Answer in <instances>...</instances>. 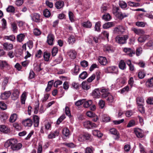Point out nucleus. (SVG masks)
I'll list each match as a JSON object with an SVG mask.
<instances>
[{"instance_id": "nucleus-39", "label": "nucleus", "mask_w": 153, "mask_h": 153, "mask_svg": "<svg viewBox=\"0 0 153 153\" xmlns=\"http://www.w3.org/2000/svg\"><path fill=\"white\" fill-rule=\"evenodd\" d=\"M62 134L63 135L66 137L68 136L70 134L69 129L67 128H64L62 130Z\"/></svg>"}, {"instance_id": "nucleus-61", "label": "nucleus", "mask_w": 153, "mask_h": 153, "mask_svg": "<svg viewBox=\"0 0 153 153\" xmlns=\"http://www.w3.org/2000/svg\"><path fill=\"white\" fill-rule=\"evenodd\" d=\"M100 22H97L95 24V31H99L100 30Z\"/></svg>"}, {"instance_id": "nucleus-19", "label": "nucleus", "mask_w": 153, "mask_h": 153, "mask_svg": "<svg viewBox=\"0 0 153 153\" xmlns=\"http://www.w3.org/2000/svg\"><path fill=\"white\" fill-rule=\"evenodd\" d=\"M33 119L34 122V125L35 127H38L39 125V117L37 115L33 116Z\"/></svg>"}, {"instance_id": "nucleus-33", "label": "nucleus", "mask_w": 153, "mask_h": 153, "mask_svg": "<svg viewBox=\"0 0 153 153\" xmlns=\"http://www.w3.org/2000/svg\"><path fill=\"white\" fill-rule=\"evenodd\" d=\"M92 102L91 100L85 101V99H84V102H83V107L85 108H87L90 106L92 104Z\"/></svg>"}, {"instance_id": "nucleus-8", "label": "nucleus", "mask_w": 153, "mask_h": 153, "mask_svg": "<svg viewBox=\"0 0 153 153\" xmlns=\"http://www.w3.org/2000/svg\"><path fill=\"white\" fill-rule=\"evenodd\" d=\"M54 39V36L53 34L50 33L48 34L47 37V42L49 45H53Z\"/></svg>"}, {"instance_id": "nucleus-57", "label": "nucleus", "mask_w": 153, "mask_h": 153, "mask_svg": "<svg viewBox=\"0 0 153 153\" xmlns=\"http://www.w3.org/2000/svg\"><path fill=\"white\" fill-rule=\"evenodd\" d=\"M95 77L96 75L95 74H92L91 76L88 79L87 82L89 83L92 82L95 79Z\"/></svg>"}, {"instance_id": "nucleus-38", "label": "nucleus", "mask_w": 153, "mask_h": 153, "mask_svg": "<svg viewBox=\"0 0 153 153\" xmlns=\"http://www.w3.org/2000/svg\"><path fill=\"white\" fill-rule=\"evenodd\" d=\"M102 19L106 21H108L111 19V17L109 13H105L102 16Z\"/></svg>"}, {"instance_id": "nucleus-31", "label": "nucleus", "mask_w": 153, "mask_h": 153, "mask_svg": "<svg viewBox=\"0 0 153 153\" xmlns=\"http://www.w3.org/2000/svg\"><path fill=\"white\" fill-rule=\"evenodd\" d=\"M17 115L16 114H12L9 119L10 122L12 123L14 122L17 118Z\"/></svg>"}, {"instance_id": "nucleus-25", "label": "nucleus", "mask_w": 153, "mask_h": 153, "mask_svg": "<svg viewBox=\"0 0 153 153\" xmlns=\"http://www.w3.org/2000/svg\"><path fill=\"white\" fill-rule=\"evenodd\" d=\"M107 69L108 72L111 73H117V68L115 66L108 67Z\"/></svg>"}, {"instance_id": "nucleus-12", "label": "nucleus", "mask_w": 153, "mask_h": 153, "mask_svg": "<svg viewBox=\"0 0 153 153\" xmlns=\"http://www.w3.org/2000/svg\"><path fill=\"white\" fill-rule=\"evenodd\" d=\"M131 30L135 33L139 35H142L145 33L144 31L142 29H137L134 27H132L131 28Z\"/></svg>"}, {"instance_id": "nucleus-54", "label": "nucleus", "mask_w": 153, "mask_h": 153, "mask_svg": "<svg viewBox=\"0 0 153 153\" xmlns=\"http://www.w3.org/2000/svg\"><path fill=\"white\" fill-rule=\"evenodd\" d=\"M11 27L13 32L16 33L17 30V27L16 24L13 23L11 24Z\"/></svg>"}, {"instance_id": "nucleus-59", "label": "nucleus", "mask_w": 153, "mask_h": 153, "mask_svg": "<svg viewBox=\"0 0 153 153\" xmlns=\"http://www.w3.org/2000/svg\"><path fill=\"white\" fill-rule=\"evenodd\" d=\"M128 5L131 6H139L140 4L139 3H135L134 2L131 1H129L128 2Z\"/></svg>"}, {"instance_id": "nucleus-35", "label": "nucleus", "mask_w": 153, "mask_h": 153, "mask_svg": "<svg viewBox=\"0 0 153 153\" xmlns=\"http://www.w3.org/2000/svg\"><path fill=\"white\" fill-rule=\"evenodd\" d=\"M94 150V149L92 146L87 147L85 150V153H93Z\"/></svg>"}, {"instance_id": "nucleus-4", "label": "nucleus", "mask_w": 153, "mask_h": 153, "mask_svg": "<svg viewBox=\"0 0 153 153\" xmlns=\"http://www.w3.org/2000/svg\"><path fill=\"white\" fill-rule=\"evenodd\" d=\"M32 20L36 22H39L41 19L40 15L39 14L37 13H34L30 16Z\"/></svg>"}, {"instance_id": "nucleus-24", "label": "nucleus", "mask_w": 153, "mask_h": 153, "mask_svg": "<svg viewBox=\"0 0 153 153\" xmlns=\"http://www.w3.org/2000/svg\"><path fill=\"white\" fill-rule=\"evenodd\" d=\"M22 147V144L21 143H16L14 146L11 147V149L13 151L18 150Z\"/></svg>"}, {"instance_id": "nucleus-41", "label": "nucleus", "mask_w": 153, "mask_h": 153, "mask_svg": "<svg viewBox=\"0 0 153 153\" xmlns=\"http://www.w3.org/2000/svg\"><path fill=\"white\" fill-rule=\"evenodd\" d=\"M136 102L138 105H143L144 100L142 98L140 97H137L136 99Z\"/></svg>"}, {"instance_id": "nucleus-47", "label": "nucleus", "mask_w": 153, "mask_h": 153, "mask_svg": "<svg viewBox=\"0 0 153 153\" xmlns=\"http://www.w3.org/2000/svg\"><path fill=\"white\" fill-rule=\"evenodd\" d=\"M87 76V74L86 71H84L82 72L79 75V77L81 79H85Z\"/></svg>"}, {"instance_id": "nucleus-37", "label": "nucleus", "mask_w": 153, "mask_h": 153, "mask_svg": "<svg viewBox=\"0 0 153 153\" xmlns=\"http://www.w3.org/2000/svg\"><path fill=\"white\" fill-rule=\"evenodd\" d=\"M143 51V48L141 47H139L137 48L136 51V54L137 56H140L142 53Z\"/></svg>"}, {"instance_id": "nucleus-48", "label": "nucleus", "mask_w": 153, "mask_h": 153, "mask_svg": "<svg viewBox=\"0 0 153 153\" xmlns=\"http://www.w3.org/2000/svg\"><path fill=\"white\" fill-rule=\"evenodd\" d=\"M135 125V122L134 120H132L129 121L127 126V127H131Z\"/></svg>"}, {"instance_id": "nucleus-21", "label": "nucleus", "mask_w": 153, "mask_h": 153, "mask_svg": "<svg viewBox=\"0 0 153 153\" xmlns=\"http://www.w3.org/2000/svg\"><path fill=\"white\" fill-rule=\"evenodd\" d=\"M25 37V35L24 33H20L17 35V40L19 42H21L24 40Z\"/></svg>"}, {"instance_id": "nucleus-40", "label": "nucleus", "mask_w": 153, "mask_h": 153, "mask_svg": "<svg viewBox=\"0 0 153 153\" xmlns=\"http://www.w3.org/2000/svg\"><path fill=\"white\" fill-rule=\"evenodd\" d=\"M26 98V94L24 93L22 94L21 97V101L22 104H25Z\"/></svg>"}, {"instance_id": "nucleus-58", "label": "nucleus", "mask_w": 153, "mask_h": 153, "mask_svg": "<svg viewBox=\"0 0 153 153\" xmlns=\"http://www.w3.org/2000/svg\"><path fill=\"white\" fill-rule=\"evenodd\" d=\"M128 15V14L125 13H122L121 12L118 16V17L120 19H123L124 17H127Z\"/></svg>"}, {"instance_id": "nucleus-22", "label": "nucleus", "mask_w": 153, "mask_h": 153, "mask_svg": "<svg viewBox=\"0 0 153 153\" xmlns=\"http://www.w3.org/2000/svg\"><path fill=\"white\" fill-rule=\"evenodd\" d=\"M64 2L62 1H58L56 2L55 6L57 9H60L62 8L64 6Z\"/></svg>"}, {"instance_id": "nucleus-26", "label": "nucleus", "mask_w": 153, "mask_h": 153, "mask_svg": "<svg viewBox=\"0 0 153 153\" xmlns=\"http://www.w3.org/2000/svg\"><path fill=\"white\" fill-rule=\"evenodd\" d=\"M0 131L5 133H7L9 132V130L5 126L2 125L0 126Z\"/></svg>"}, {"instance_id": "nucleus-17", "label": "nucleus", "mask_w": 153, "mask_h": 153, "mask_svg": "<svg viewBox=\"0 0 153 153\" xmlns=\"http://www.w3.org/2000/svg\"><path fill=\"white\" fill-rule=\"evenodd\" d=\"M98 60L99 63L102 65H106L107 62L106 59L104 57L100 56Z\"/></svg>"}, {"instance_id": "nucleus-16", "label": "nucleus", "mask_w": 153, "mask_h": 153, "mask_svg": "<svg viewBox=\"0 0 153 153\" xmlns=\"http://www.w3.org/2000/svg\"><path fill=\"white\" fill-rule=\"evenodd\" d=\"M112 12L115 16L118 17L120 12L119 7L114 6L113 7Z\"/></svg>"}, {"instance_id": "nucleus-3", "label": "nucleus", "mask_w": 153, "mask_h": 153, "mask_svg": "<svg viewBox=\"0 0 153 153\" xmlns=\"http://www.w3.org/2000/svg\"><path fill=\"white\" fill-rule=\"evenodd\" d=\"M84 126L88 129L97 127V125L89 121H86L83 123Z\"/></svg>"}, {"instance_id": "nucleus-9", "label": "nucleus", "mask_w": 153, "mask_h": 153, "mask_svg": "<svg viewBox=\"0 0 153 153\" xmlns=\"http://www.w3.org/2000/svg\"><path fill=\"white\" fill-rule=\"evenodd\" d=\"M77 53L74 50L71 49L69 50L67 52V55L72 59L75 58Z\"/></svg>"}, {"instance_id": "nucleus-10", "label": "nucleus", "mask_w": 153, "mask_h": 153, "mask_svg": "<svg viewBox=\"0 0 153 153\" xmlns=\"http://www.w3.org/2000/svg\"><path fill=\"white\" fill-rule=\"evenodd\" d=\"M3 49L5 50L9 51L13 48V45L12 44L7 42L4 43L3 45Z\"/></svg>"}, {"instance_id": "nucleus-51", "label": "nucleus", "mask_w": 153, "mask_h": 153, "mask_svg": "<svg viewBox=\"0 0 153 153\" xmlns=\"http://www.w3.org/2000/svg\"><path fill=\"white\" fill-rule=\"evenodd\" d=\"M119 4L120 7L122 8H124L127 6L126 3L123 1H120Z\"/></svg>"}, {"instance_id": "nucleus-36", "label": "nucleus", "mask_w": 153, "mask_h": 153, "mask_svg": "<svg viewBox=\"0 0 153 153\" xmlns=\"http://www.w3.org/2000/svg\"><path fill=\"white\" fill-rule=\"evenodd\" d=\"M119 66V68L122 70H124L126 68V64L123 60H121L120 61Z\"/></svg>"}, {"instance_id": "nucleus-1", "label": "nucleus", "mask_w": 153, "mask_h": 153, "mask_svg": "<svg viewBox=\"0 0 153 153\" xmlns=\"http://www.w3.org/2000/svg\"><path fill=\"white\" fill-rule=\"evenodd\" d=\"M128 38V36L127 35L123 36L120 37L119 36H117L115 38V40L116 42L119 44H123L126 42V40Z\"/></svg>"}, {"instance_id": "nucleus-20", "label": "nucleus", "mask_w": 153, "mask_h": 153, "mask_svg": "<svg viewBox=\"0 0 153 153\" xmlns=\"http://www.w3.org/2000/svg\"><path fill=\"white\" fill-rule=\"evenodd\" d=\"M19 92L17 89L15 90L12 95V98L13 100H15L18 97Z\"/></svg>"}, {"instance_id": "nucleus-32", "label": "nucleus", "mask_w": 153, "mask_h": 153, "mask_svg": "<svg viewBox=\"0 0 153 153\" xmlns=\"http://www.w3.org/2000/svg\"><path fill=\"white\" fill-rule=\"evenodd\" d=\"M135 134L138 138H142L143 137V134L141 132L140 130H134Z\"/></svg>"}, {"instance_id": "nucleus-14", "label": "nucleus", "mask_w": 153, "mask_h": 153, "mask_svg": "<svg viewBox=\"0 0 153 153\" xmlns=\"http://www.w3.org/2000/svg\"><path fill=\"white\" fill-rule=\"evenodd\" d=\"M92 95L94 98H98L100 97V94L98 88L95 89L92 92Z\"/></svg>"}, {"instance_id": "nucleus-63", "label": "nucleus", "mask_w": 153, "mask_h": 153, "mask_svg": "<svg viewBox=\"0 0 153 153\" xmlns=\"http://www.w3.org/2000/svg\"><path fill=\"white\" fill-rule=\"evenodd\" d=\"M35 74L33 70H31L29 73V79H32L35 77Z\"/></svg>"}, {"instance_id": "nucleus-50", "label": "nucleus", "mask_w": 153, "mask_h": 153, "mask_svg": "<svg viewBox=\"0 0 153 153\" xmlns=\"http://www.w3.org/2000/svg\"><path fill=\"white\" fill-rule=\"evenodd\" d=\"M44 57L45 61H48L49 60L50 56V54L49 53L45 52L44 54Z\"/></svg>"}, {"instance_id": "nucleus-30", "label": "nucleus", "mask_w": 153, "mask_h": 153, "mask_svg": "<svg viewBox=\"0 0 153 153\" xmlns=\"http://www.w3.org/2000/svg\"><path fill=\"white\" fill-rule=\"evenodd\" d=\"M15 37L13 35H11L10 36H4V39L8 40H10L12 41H15Z\"/></svg>"}, {"instance_id": "nucleus-34", "label": "nucleus", "mask_w": 153, "mask_h": 153, "mask_svg": "<svg viewBox=\"0 0 153 153\" xmlns=\"http://www.w3.org/2000/svg\"><path fill=\"white\" fill-rule=\"evenodd\" d=\"M8 82V78L5 77L4 78V81L2 84V88L3 90L5 89V87L7 85Z\"/></svg>"}, {"instance_id": "nucleus-29", "label": "nucleus", "mask_w": 153, "mask_h": 153, "mask_svg": "<svg viewBox=\"0 0 153 153\" xmlns=\"http://www.w3.org/2000/svg\"><path fill=\"white\" fill-rule=\"evenodd\" d=\"M114 25L113 22H108L103 25V27L104 28L107 29L114 26Z\"/></svg>"}, {"instance_id": "nucleus-53", "label": "nucleus", "mask_w": 153, "mask_h": 153, "mask_svg": "<svg viewBox=\"0 0 153 153\" xmlns=\"http://www.w3.org/2000/svg\"><path fill=\"white\" fill-rule=\"evenodd\" d=\"M145 76V73L143 71H140L138 73V76L140 79H142L144 78Z\"/></svg>"}, {"instance_id": "nucleus-64", "label": "nucleus", "mask_w": 153, "mask_h": 153, "mask_svg": "<svg viewBox=\"0 0 153 153\" xmlns=\"http://www.w3.org/2000/svg\"><path fill=\"white\" fill-rule=\"evenodd\" d=\"M42 145L39 143L38 144V146L37 148V153H42Z\"/></svg>"}, {"instance_id": "nucleus-23", "label": "nucleus", "mask_w": 153, "mask_h": 153, "mask_svg": "<svg viewBox=\"0 0 153 153\" xmlns=\"http://www.w3.org/2000/svg\"><path fill=\"white\" fill-rule=\"evenodd\" d=\"M149 36L147 35H142L140 36L138 39V41L139 42L142 43L144 42L148 37Z\"/></svg>"}, {"instance_id": "nucleus-55", "label": "nucleus", "mask_w": 153, "mask_h": 153, "mask_svg": "<svg viewBox=\"0 0 153 153\" xmlns=\"http://www.w3.org/2000/svg\"><path fill=\"white\" fill-rule=\"evenodd\" d=\"M65 114L67 115L69 117L71 116L70 111V110L69 108L68 107H65Z\"/></svg>"}, {"instance_id": "nucleus-18", "label": "nucleus", "mask_w": 153, "mask_h": 153, "mask_svg": "<svg viewBox=\"0 0 153 153\" xmlns=\"http://www.w3.org/2000/svg\"><path fill=\"white\" fill-rule=\"evenodd\" d=\"M146 85L148 88H152L153 86V77L148 79L146 83Z\"/></svg>"}, {"instance_id": "nucleus-2", "label": "nucleus", "mask_w": 153, "mask_h": 153, "mask_svg": "<svg viewBox=\"0 0 153 153\" xmlns=\"http://www.w3.org/2000/svg\"><path fill=\"white\" fill-rule=\"evenodd\" d=\"M17 141L16 139H10L7 140L5 143L4 146L6 147H8L10 146L11 147L14 146V145L17 143Z\"/></svg>"}, {"instance_id": "nucleus-13", "label": "nucleus", "mask_w": 153, "mask_h": 153, "mask_svg": "<svg viewBox=\"0 0 153 153\" xmlns=\"http://www.w3.org/2000/svg\"><path fill=\"white\" fill-rule=\"evenodd\" d=\"M11 94L10 91H6L1 94L0 97L2 100H6L10 97Z\"/></svg>"}, {"instance_id": "nucleus-7", "label": "nucleus", "mask_w": 153, "mask_h": 153, "mask_svg": "<svg viewBox=\"0 0 153 153\" xmlns=\"http://www.w3.org/2000/svg\"><path fill=\"white\" fill-rule=\"evenodd\" d=\"M110 133L114 135V139L116 140H118L120 138V134L118 132L115 128H112L109 130Z\"/></svg>"}, {"instance_id": "nucleus-44", "label": "nucleus", "mask_w": 153, "mask_h": 153, "mask_svg": "<svg viewBox=\"0 0 153 153\" xmlns=\"http://www.w3.org/2000/svg\"><path fill=\"white\" fill-rule=\"evenodd\" d=\"M65 114H63L61 116H60L58 119L57 121L56 124H59L62 120L65 118Z\"/></svg>"}, {"instance_id": "nucleus-62", "label": "nucleus", "mask_w": 153, "mask_h": 153, "mask_svg": "<svg viewBox=\"0 0 153 153\" xmlns=\"http://www.w3.org/2000/svg\"><path fill=\"white\" fill-rule=\"evenodd\" d=\"M0 108L3 110H4L6 109V105L3 102H0Z\"/></svg>"}, {"instance_id": "nucleus-56", "label": "nucleus", "mask_w": 153, "mask_h": 153, "mask_svg": "<svg viewBox=\"0 0 153 153\" xmlns=\"http://www.w3.org/2000/svg\"><path fill=\"white\" fill-rule=\"evenodd\" d=\"M84 102V99L80 100L76 102L75 103V105L77 106H79L83 104Z\"/></svg>"}, {"instance_id": "nucleus-60", "label": "nucleus", "mask_w": 153, "mask_h": 153, "mask_svg": "<svg viewBox=\"0 0 153 153\" xmlns=\"http://www.w3.org/2000/svg\"><path fill=\"white\" fill-rule=\"evenodd\" d=\"M2 22V27L3 29H5L6 28L7 22L4 19H2L1 20Z\"/></svg>"}, {"instance_id": "nucleus-15", "label": "nucleus", "mask_w": 153, "mask_h": 153, "mask_svg": "<svg viewBox=\"0 0 153 153\" xmlns=\"http://www.w3.org/2000/svg\"><path fill=\"white\" fill-rule=\"evenodd\" d=\"M91 84L86 81H83L82 83V88L85 90H87L90 88Z\"/></svg>"}, {"instance_id": "nucleus-6", "label": "nucleus", "mask_w": 153, "mask_h": 153, "mask_svg": "<svg viewBox=\"0 0 153 153\" xmlns=\"http://www.w3.org/2000/svg\"><path fill=\"white\" fill-rule=\"evenodd\" d=\"M123 51L127 55L130 57H132L133 56V54H135V51L130 48H124Z\"/></svg>"}, {"instance_id": "nucleus-46", "label": "nucleus", "mask_w": 153, "mask_h": 153, "mask_svg": "<svg viewBox=\"0 0 153 153\" xmlns=\"http://www.w3.org/2000/svg\"><path fill=\"white\" fill-rule=\"evenodd\" d=\"M143 105H138V108L139 111L142 114H144L145 113V109L143 107Z\"/></svg>"}, {"instance_id": "nucleus-42", "label": "nucleus", "mask_w": 153, "mask_h": 153, "mask_svg": "<svg viewBox=\"0 0 153 153\" xmlns=\"http://www.w3.org/2000/svg\"><path fill=\"white\" fill-rule=\"evenodd\" d=\"M6 10L8 12L13 13H14L15 9L13 6L10 5L7 8Z\"/></svg>"}, {"instance_id": "nucleus-11", "label": "nucleus", "mask_w": 153, "mask_h": 153, "mask_svg": "<svg viewBox=\"0 0 153 153\" xmlns=\"http://www.w3.org/2000/svg\"><path fill=\"white\" fill-rule=\"evenodd\" d=\"M22 123L25 126L30 127L32 124L33 122L30 119L28 118L23 120Z\"/></svg>"}, {"instance_id": "nucleus-43", "label": "nucleus", "mask_w": 153, "mask_h": 153, "mask_svg": "<svg viewBox=\"0 0 153 153\" xmlns=\"http://www.w3.org/2000/svg\"><path fill=\"white\" fill-rule=\"evenodd\" d=\"M104 50L105 51L108 52H112L113 51V47L109 45L105 46Z\"/></svg>"}, {"instance_id": "nucleus-45", "label": "nucleus", "mask_w": 153, "mask_h": 153, "mask_svg": "<svg viewBox=\"0 0 153 153\" xmlns=\"http://www.w3.org/2000/svg\"><path fill=\"white\" fill-rule=\"evenodd\" d=\"M43 14L45 16L48 18L51 15L50 12L48 9H45L44 10Z\"/></svg>"}, {"instance_id": "nucleus-28", "label": "nucleus", "mask_w": 153, "mask_h": 153, "mask_svg": "<svg viewBox=\"0 0 153 153\" xmlns=\"http://www.w3.org/2000/svg\"><path fill=\"white\" fill-rule=\"evenodd\" d=\"M82 26L85 27L90 28L91 27L92 24L89 21L83 22L82 24Z\"/></svg>"}, {"instance_id": "nucleus-52", "label": "nucleus", "mask_w": 153, "mask_h": 153, "mask_svg": "<svg viewBox=\"0 0 153 153\" xmlns=\"http://www.w3.org/2000/svg\"><path fill=\"white\" fill-rule=\"evenodd\" d=\"M33 33L35 35L39 36L41 34V32L39 29L35 28L33 30Z\"/></svg>"}, {"instance_id": "nucleus-27", "label": "nucleus", "mask_w": 153, "mask_h": 153, "mask_svg": "<svg viewBox=\"0 0 153 153\" xmlns=\"http://www.w3.org/2000/svg\"><path fill=\"white\" fill-rule=\"evenodd\" d=\"M76 41V39L75 36L72 35L70 36L68 39V42L69 44L73 45Z\"/></svg>"}, {"instance_id": "nucleus-49", "label": "nucleus", "mask_w": 153, "mask_h": 153, "mask_svg": "<svg viewBox=\"0 0 153 153\" xmlns=\"http://www.w3.org/2000/svg\"><path fill=\"white\" fill-rule=\"evenodd\" d=\"M146 24V23L142 22H138L136 23V25L139 27H144Z\"/></svg>"}, {"instance_id": "nucleus-5", "label": "nucleus", "mask_w": 153, "mask_h": 153, "mask_svg": "<svg viewBox=\"0 0 153 153\" xmlns=\"http://www.w3.org/2000/svg\"><path fill=\"white\" fill-rule=\"evenodd\" d=\"M125 29L122 26H119L115 27L114 30V32L115 33L121 34L124 32Z\"/></svg>"}]
</instances>
